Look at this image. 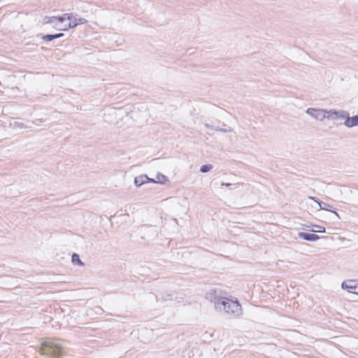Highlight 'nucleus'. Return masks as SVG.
Instances as JSON below:
<instances>
[{
    "label": "nucleus",
    "mask_w": 358,
    "mask_h": 358,
    "mask_svg": "<svg viewBox=\"0 0 358 358\" xmlns=\"http://www.w3.org/2000/svg\"><path fill=\"white\" fill-rule=\"evenodd\" d=\"M343 289H347L349 292L358 294V282L350 280L344 281L341 285Z\"/></svg>",
    "instance_id": "20e7f679"
},
{
    "label": "nucleus",
    "mask_w": 358,
    "mask_h": 358,
    "mask_svg": "<svg viewBox=\"0 0 358 358\" xmlns=\"http://www.w3.org/2000/svg\"><path fill=\"white\" fill-rule=\"evenodd\" d=\"M57 36H58V38H59L60 37H62L64 36V34L63 33H59V34H57Z\"/></svg>",
    "instance_id": "412c9836"
},
{
    "label": "nucleus",
    "mask_w": 358,
    "mask_h": 358,
    "mask_svg": "<svg viewBox=\"0 0 358 358\" xmlns=\"http://www.w3.org/2000/svg\"><path fill=\"white\" fill-rule=\"evenodd\" d=\"M42 39L44 40L45 41L49 42V41H51L53 40V37H52V34H47V35H43L42 36Z\"/></svg>",
    "instance_id": "6ab92c4d"
},
{
    "label": "nucleus",
    "mask_w": 358,
    "mask_h": 358,
    "mask_svg": "<svg viewBox=\"0 0 358 358\" xmlns=\"http://www.w3.org/2000/svg\"><path fill=\"white\" fill-rule=\"evenodd\" d=\"M306 113L317 120L322 121L326 118L327 112L325 109L309 108Z\"/></svg>",
    "instance_id": "f03ea898"
},
{
    "label": "nucleus",
    "mask_w": 358,
    "mask_h": 358,
    "mask_svg": "<svg viewBox=\"0 0 358 358\" xmlns=\"http://www.w3.org/2000/svg\"><path fill=\"white\" fill-rule=\"evenodd\" d=\"M71 13L73 17L72 20H69L70 22L68 24L67 27L59 28L57 27H55V28H57L59 30L66 31L69 29L76 27L78 24H83L87 22V20L86 19L83 17H77V14L73 13Z\"/></svg>",
    "instance_id": "7ed1b4c3"
},
{
    "label": "nucleus",
    "mask_w": 358,
    "mask_h": 358,
    "mask_svg": "<svg viewBox=\"0 0 358 358\" xmlns=\"http://www.w3.org/2000/svg\"><path fill=\"white\" fill-rule=\"evenodd\" d=\"M311 231L317 233H324L325 228L320 225H314V228Z\"/></svg>",
    "instance_id": "4468645a"
},
{
    "label": "nucleus",
    "mask_w": 358,
    "mask_h": 358,
    "mask_svg": "<svg viewBox=\"0 0 358 358\" xmlns=\"http://www.w3.org/2000/svg\"><path fill=\"white\" fill-rule=\"evenodd\" d=\"M298 236L300 238L308 241H315L320 238V237L315 234H309L306 232H299Z\"/></svg>",
    "instance_id": "0eeeda50"
},
{
    "label": "nucleus",
    "mask_w": 358,
    "mask_h": 358,
    "mask_svg": "<svg viewBox=\"0 0 358 358\" xmlns=\"http://www.w3.org/2000/svg\"><path fill=\"white\" fill-rule=\"evenodd\" d=\"M14 127L20 128V129H27V128H31V126H27L22 122H15Z\"/></svg>",
    "instance_id": "f3484780"
},
{
    "label": "nucleus",
    "mask_w": 358,
    "mask_h": 358,
    "mask_svg": "<svg viewBox=\"0 0 358 358\" xmlns=\"http://www.w3.org/2000/svg\"><path fill=\"white\" fill-rule=\"evenodd\" d=\"M206 299L214 302L218 311H223L229 317H238L242 315V308L237 300L217 296L215 291L207 294Z\"/></svg>",
    "instance_id": "f257e3e1"
},
{
    "label": "nucleus",
    "mask_w": 358,
    "mask_h": 358,
    "mask_svg": "<svg viewBox=\"0 0 358 358\" xmlns=\"http://www.w3.org/2000/svg\"><path fill=\"white\" fill-rule=\"evenodd\" d=\"M222 186H225V187H230L231 186H232V184L231 183H229V182H222L221 184Z\"/></svg>",
    "instance_id": "aec40b11"
},
{
    "label": "nucleus",
    "mask_w": 358,
    "mask_h": 358,
    "mask_svg": "<svg viewBox=\"0 0 358 358\" xmlns=\"http://www.w3.org/2000/svg\"><path fill=\"white\" fill-rule=\"evenodd\" d=\"M71 260H72V262L73 264H78L79 265H83V263L81 262L79 255L76 254V253H73L72 255Z\"/></svg>",
    "instance_id": "f8f14e48"
},
{
    "label": "nucleus",
    "mask_w": 358,
    "mask_h": 358,
    "mask_svg": "<svg viewBox=\"0 0 358 358\" xmlns=\"http://www.w3.org/2000/svg\"><path fill=\"white\" fill-rule=\"evenodd\" d=\"M204 127L207 129H213V130H215V131H222L223 133H227V132H231L232 131V129L231 127H228V128H220L219 127H217V126H213V125H211L208 123H205L204 124Z\"/></svg>",
    "instance_id": "1a4fd4ad"
},
{
    "label": "nucleus",
    "mask_w": 358,
    "mask_h": 358,
    "mask_svg": "<svg viewBox=\"0 0 358 358\" xmlns=\"http://www.w3.org/2000/svg\"><path fill=\"white\" fill-rule=\"evenodd\" d=\"M213 168V166L210 165V164H206V165H203L201 166L200 168V171L201 173H207L208 171H209L210 170H211Z\"/></svg>",
    "instance_id": "2eb2a0df"
},
{
    "label": "nucleus",
    "mask_w": 358,
    "mask_h": 358,
    "mask_svg": "<svg viewBox=\"0 0 358 358\" xmlns=\"http://www.w3.org/2000/svg\"><path fill=\"white\" fill-rule=\"evenodd\" d=\"M157 179L159 180L160 183L163 184L164 183V180H166V177L163 174L158 173L157 175Z\"/></svg>",
    "instance_id": "a211bd4d"
},
{
    "label": "nucleus",
    "mask_w": 358,
    "mask_h": 358,
    "mask_svg": "<svg viewBox=\"0 0 358 358\" xmlns=\"http://www.w3.org/2000/svg\"><path fill=\"white\" fill-rule=\"evenodd\" d=\"M327 114H326V118L327 119H331V120H336L335 115H336V110H326Z\"/></svg>",
    "instance_id": "ddd939ff"
},
{
    "label": "nucleus",
    "mask_w": 358,
    "mask_h": 358,
    "mask_svg": "<svg viewBox=\"0 0 358 358\" xmlns=\"http://www.w3.org/2000/svg\"><path fill=\"white\" fill-rule=\"evenodd\" d=\"M72 13H64L62 16L56 17V20L59 22H63L65 20H72L73 19Z\"/></svg>",
    "instance_id": "9b49d317"
},
{
    "label": "nucleus",
    "mask_w": 358,
    "mask_h": 358,
    "mask_svg": "<svg viewBox=\"0 0 358 358\" xmlns=\"http://www.w3.org/2000/svg\"><path fill=\"white\" fill-rule=\"evenodd\" d=\"M349 115V113L346 110H336V119L345 120Z\"/></svg>",
    "instance_id": "9d476101"
},
{
    "label": "nucleus",
    "mask_w": 358,
    "mask_h": 358,
    "mask_svg": "<svg viewBox=\"0 0 358 358\" xmlns=\"http://www.w3.org/2000/svg\"><path fill=\"white\" fill-rule=\"evenodd\" d=\"M37 121H39L40 122H43V120H36V121H34V123H35V124H37V123H36V122H37Z\"/></svg>",
    "instance_id": "5701e85b"
},
{
    "label": "nucleus",
    "mask_w": 358,
    "mask_h": 358,
    "mask_svg": "<svg viewBox=\"0 0 358 358\" xmlns=\"http://www.w3.org/2000/svg\"><path fill=\"white\" fill-rule=\"evenodd\" d=\"M52 37H53V40L55 39V38H58V36H57V34H52Z\"/></svg>",
    "instance_id": "4be33fe9"
},
{
    "label": "nucleus",
    "mask_w": 358,
    "mask_h": 358,
    "mask_svg": "<svg viewBox=\"0 0 358 358\" xmlns=\"http://www.w3.org/2000/svg\"><path fill=\"white\" fill-rule=\"evenodd\" d=\"M309 199L316 202L318 204L320 209L332 212L336 215L338 219H340L339 215L332 209V207L329 204L320 201L316 197L309 196Z\"/></svg>",
    "instance_id": "39448f33"
},
{
    "label": "nucleus",
    "mask_w": 358,
    "mask_h": 358,
    "mask_svg": "<svg viewBox=\"0 0 358 358\" xmlns=\"http://www.w3.org/2000/svg\"><path fill=\"white\" fill-rule=\"evenodd\" d=\"M55 20H56L55 16H52V17L46 16L43 18V23H45V24L54 23Z\"/></svg>",
    "instance_id": "dca6fc26"
},
{
    "label": "nucleus",
    "mask_w": 358,
    "mask_h": 358,
    "mask_svg": "<svg viewBox=\"0 0 358 358\" xmlns=\"http://www.w3.org/2000/svg\"><path fill=\"white\" fill-rule=\"evenodd\" d=\"M358 124V115L350 117V115L345 119L344 125L347 127L351 128Z\"/></svg>",
    "instance_id": "6e6552de"
},
{
    "label": "nucleus",
    "mask_w": 358,
    "mask_h": 358,
    "mask_svg": "<svg viewBox=\"0 0 358 358\" xmlns=\"http://www.w3.org/2000/svg\"><path fill=\"white\" fill-rule=\"evenodd\" d=\"M147 182L156 183V180L148 178L146 175H141L134 178V184L137 187H140Z\"/></svg>",
    "instance_id": "423d86ee"
}]
</instances>
